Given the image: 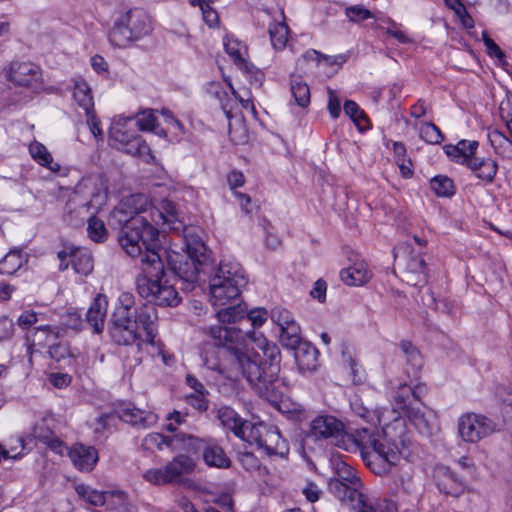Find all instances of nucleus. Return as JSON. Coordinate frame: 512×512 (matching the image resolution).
Instances as JSON below:
<instances>
[{
  "label": "nucleus",
  "mask_w": 512,
  "mask_h": 512,
  "mask_svg": "<svg viewBox=\"0 0 512 512\" xmlns=\"http://www.w3.org/2000/svg\"><path fill=\"white\" fill-rule=\"evenodd\" d=\"M344 436V424L339 419L332 415L321 414L311 420L305 433V441L335 440V445L340 446L338 440L340 439L344 444Z\"/></svg>",
  "instance_id": "nucleus-15"
},
{
  "label": "nucleus",
  "mask_w": 512,
  "mask_h": 512,
  "mask_svg": "<svg viewBox=\"0 0 512 512\" xmlns=\"http://www.w3.org/2000/svg\"><path fill=\"white\" fill-rule=\"evenodd\" d=\"M344 113L355 123L359 130H363L368 124V118L359 105L352 100L344 103Z\"/></svg>",
  "instance_id": "nucleus-45"
},
{
  "label": "nucleus",
  "mask_w": 512,
  "mask_h": 512,
  "mask_svg": "<svg viewBox=\"0 0 512 512\" xmlns=\"http://www.w3.org/2000/svg\"><path fill=\"white\" fill-rule=\"evenodd\" d=\"M488 137L496 154L503 159H512V141L509 138L498 130L490 132Z\"/></svg>",
  "instance_id": "nucleus-38"
},
{
  "label": "nucleus",
  "mask_w": 512,
  "mask_h": 512,
  "mask_svg": "<svg viewBox=\"0 0 512 512\" xmlns=\"http://www.w3.org/2000/svg\"><path fill=\"white\" fill-rule=\"evenodd\" d=\"M291 94L299 107L306 108L310 104L309 87L300 77L291 80Z\"/></svg>",
  "instance_id": "nucleus-40"
},
{
  "label": "nucleus",
  "mask_w": 512,
  "mask_h": 512,
  "mask_svg": "<svg viewBox=\"0 0 512 512\" xmlns=\"http://www.w3.org/2000/svg\"><path fill=\"white\" fill-rule=\"evenodd\" d=\"M108 309V299L104 294H98L90 304L86 313V322L93 333L100 334L105 327Z\"/></svg>",
  "instance_id": "nucleus-27"
},
{
  "label": "nucleus",
  "mask_w": 512,
  "mask_h": 512,
  "mask_svg": "<svg viewBox=\"0 0 512 512\" xmlns=\"http://www.w3.org/2000/svg\"><path fill=\"white\" fill-rule=\"evenodd\" d=\"M88 226L87 234L91 240L97 243L104 242L107 239V229L102 220L95 217V215L86 216Z\"/></svg>",
  "instance_id": "nucleus-43"
},
{
  "label": "nucleus",
  "mask_w": 512,
  "mask_h": 512,
  "mask_svg": "<svg viewBox=\"0 0 512 512\" xmlns=\"http://www.w3.org/2000/svg\"><path fill=\"white\" fill-rule=\"evenodd\" d=\"M68 456L75 468L82 472L92 471L98 462L97 450L81 443H76L69 448Z\"/></svg>",
  "instance_id": "nucleus-23"
},
{
  "label": "nucleus",
  "mask_w": 512,
  "mask_h": 512,
  "mask_svg": "<svg viewBox=\"0 0 512 512\" xmlns=\"http://www.w3.org/2000/svg\"><path fill=\"white\" fill-rule=\"evenodd\" d=\"M49 355L52 359L56 360L57 362L65 359L70 355L69 347L66 343L58 342V343H51L49 345Z\"/></svg>",
  "instance_id": "nucleus-57"
},
{
  "label": "nucleus",
  "mask_w": 512,
  "mask_h": 512,
  "mask_svg": "<svg viewBox=\"0 0 512 512\" xmlns=\"http://www.w3.org/2000/svg\"><path fill=\"white\" fill-rule=\"evenodd\" d=\"M326 290V282L319 279L314 283L313 288L310 291V295L319 302H324L326 299Z\"/></svg>",
  "instance_id": "nucleus-63"
},
{
  "label": "nucleus",
  "mask_w": 512,
  "mask_h": 512,
  "mask_svg": "<svg viewBox=\"0 0 512 512\" xmlns=\"http://www.w3.org/2000/svg\"><path fill=\"white\" fill-rule=\"evenodd\" d=\"M372 277V273L363 259H355L353 263L342 269L340 278L348 286H361L366 284Z\"/></svg>",
  "instance_id": "nucleus-28"
},
{
  "label": "nucleus",
  "mask_w": 512,
  "mask_h": 512,
  "mask_svg": "<svg viewBox=\"0 0 512 512\" xmlns=\"http://www.w3.org/2000/svg\"><path fill=\"white\" fill-rule=\"evenodd\" d=\"M356 485L357 484L352 485V488L348 491L346 499L342 502L355 511L359 507H363V504L367 501V497L357 489Z\"/></svg>",
  "instance_id": "nucleus-52"
},
{
  "label": "nucleus",
  "mask_w": 512,
  "mask_h": 512,
  "mask_svg": "<svg viewBox=\"0 0 512 512\" xmlns=\"http://www.w3.org/2000/svg\"><path fill=\"white\" fill-rule=\"evenodd\" d=\"M6 78L18 87L31 90L41 88L43 75L41 68L30 61L14 60L5 68Z\"/></svg>",
  "instance_id": "nucleus-16"
},
{
  "label": "nucleus",
  "mask_w": 512,
  "mask_h": 512,
  "mask_svg": "<svg viewBox=\"0 0 512 512\" xmlns=\"http://www.w3.org/2000/svg\"><path fill=\"white\" fill-rule=\"evenodd\" d=\"M415 428L423 435H431L437 428V417L435 412L428 407H413L405 414Z\"/></svg>",
  "instance_id": "nucleus-26"
},
{
  "label": "nucleus",
  "mask_w": 512,
  "mask_h": 512,
  "mask_svg": "<svg viewBox=\"0 0 512 512\" xmlns=\"http://www.w3.org/2000/svg\"><path fill=\"white\" fill-rule=\"evenodd\" d=\"M86 184H79L75 190L71 192L64 207V220L71 224L77 225L84 221L86 216L95 215L108 200L106 190L94 187L87 191Z\"/></svg>",
  "instance_id": "nucleus-8"
},
{
  "label": "nucleus",
  "mask_w": 512,
  "mask_h": 512,
  "mask_svg": "<svg viewBox=\"0 0 512 512\" xmlns=\"http://www.w3.org/2000/svg\"><path fill=\"white\" fill-rule=\"evenodd\" d=\"M498 171V164L491 158H486L482 163V170L478 172L477 177L487 183H492Z\"/></svg>",
  "instance_id": "nucleus-53"
},
{
  "label": "nucleus",
  "mask_w": 512,
  "mask_h": 512,
  "mask_svg": "<svg viewBox=\"0 0 512 512\" xmlns=\"http://www.w3.org/2000/svg\"><path fill=\"white\" fill-rule=\"evenodd\" d=\"M135 125L142 131H155L157 117L155 111L152 109H146L137 114L134 118Z\"/></svg>",
  "instance_id": "nucleus-47"
},
{
  "label": "nucleus",
  "mask_w": 512,
  "mask_h": 512,
  "mask_svg": "<svg viewBox=\"0 0 512 512\" xmlns=\"http://www.w3.org/2000/svg\"><path fill=\"white\" fill-rule=\"evenodd\" d=\"M496 429V423L482 414L468 412L458 419L459 436L468 443H477L493 434Z\"/></svg>",
  "instance_id": "nucleus-14"
},
{
  "label": "nucleus",
  "mask_w": 512,
  "mask_h": 512,
  "mask_svg": "<svg viewBox=\"0 0 512 512\" xmlns=\"http://www.w3.org/2000/svg\"><path fill=\"white\" fill-rule=\"evenodd\" d=\"M213 328H222V329H227V330L238 331L241 334L240 339H239V350L241 352H246L247 349L251 348V346L254 343V340L251 337V334L256 333V331H249V332L243 333L240 329H236L234 327L221 326V325L211 326L208 330L210 337L214 341L215 348H213L212 350H205V352L203 353L202 359H203L204 365L210 370L217 371L220 373L223 372V367L219 360V357L215 355L216 349H217L219 353L228 354L231 358V362L241 372V369L238 367V364L234 358L233 352L228 347H226L224 344L218 343V340L213 337V335L211 333V330ZM257 334H259V333L257 332Z\"/></svg>",
  "instance_id": "nucleus-13"
},
{
  "label": "nucleus",
  "mask_w": 512,
  "mask_h": 512,
  "mask_svg": "<svg viewBox=\"0 0 512 512\" xmlns=\"http://www.w3.org/2000/svg\"><path fill=\"white\" fill-rule=\"evenodd\" d=\"M57 338H58V328L57 327H53L50 325H39L35 328L32 335L27 337V340H31V343L28 345L27 352L29 354H32L34 346L50 345Z\"/></svg>",
  "instance_id": "nucleus-33"
},
{
  "label": "nucleus",
  "mask_w": 512,
  "mask_h": 512,
  "mask_svg": "<svg viewBox=\"0 0 512 512\" xmlns=\"http://www.w3.org/2000/svg\"><path fill=\"white\" fill-rule=\"evenodd\" d=\"M218 419L221 424L231 430L235 436L246 441L253 423L242 419L238 413L230 407L224 406L218 410Z\"/></svg>",
  "instance_id": "nucleus-25"
},
{
  "label": "nucleus",
  "mask_w": 512,
  "mask_h": 512,
  "mask_svg": "<svg viewBox=\"0 0 512 512\" xmlns=\"http://www.w3.org/2000/svg\"><path fill=\"white\" fill-rule=\"evenodd\" d=\"M14 334V323L9 318L0 319V342L10 339Z\"/></svg>",
  "instance_id": "nucleus-62"
},
{
  "label": "nucleus",
  "mask_w": 512,
  "mask_h": 512,
  "mask_svg": "<svg viewBox=\"0 0 512 512\" xmlns=\"http://www.w3.org/2000/svg\"><path fill=\"white\" fill-rule=\"evenodd\" d=\"M37 438H39L42 442L46 443L52 451L60 455H63L65 451L68 452L69 450V448H67L62 441L52 436L51 434L46 436L37 435Z\"/></svg>",
  "instance_id": "nucleus-60"
},
{
  "label": "nucleus",
  "mask_w": 512,
  "mask_h": 512,
  "mask_svg": "<svg viewBox=\"0 0 512 512\" xmlns=\"http://www.w3.org/2000/svg\"><path fill=\"white\" fill-rule=\"evenodd\" d=\"M419 136L427 144L437 145L444 140L441 130L432 122H424L419 127Z\"/></svg>",
  "instance_id": "nucleus-46"
},
{
  "label": "nucleus",
  "mask_w": 512,
  "mask_h": 512,
  "mask_svg": "<svg viewBox=\"0 0 512 512\" xmlns=\"http://www.w3.org/2000/svg\"><path fill=\"white\" fill-rule=\"evenodd\" d=\"M482 40H483V43H484V45L486 47L487 54L490 57L497 58L498 62L502 66L506 65L507 62H506V59H505V54L500 49V47L489 37L487 31H483L482 32Z\"/></svg>",
  "instance_id": "nucleus-49"
},
{
  "label": "nucleus",
  "mask_w": 512,
  "mask_h": 512,
  "mask_svg": "<svg viewBox=\"0 0 512 512\" xmlns=\"http://www.w3.org/2000/svg\"><path fill=\"white\" fill-rule=\"evenodd\" d=\"M133 117H122L115 118L109 130L110 140L118 144L121 147L125 143H128L134 136L137 135L135 130L131 127Z\"/></svg>",
  "instance_id": "nucleus-30"
},
{
  "label": "nucleus",
  "mask_w": 512,
  "mask_h": 512,
  "mask_svg": "<svg viewBox=\"0 0 512 512\" xmlns=\"http://www.w3.org/2000/svg\"><path fill=\"white\" fill-rule=\"evenodd\" d=\"M135 304V297L130 292H122L108 323V334L111 340L117 345L141 347V334L137 325L132 319V308Z\"/></svg>",
  "instance_id": "nucleus-7"
},
{
  "label": "nucleus",
  "mask_w": 512,
  "mask_h": 512,
  "mask_svg": "<svg viewBox=\"0 0 512 512\" xmlns=\"http://www.w3.org/2000/svg\"><path fill=\"white\" fill-rule=\"evenodd\" d=\"M75 490L80 498L93 506H104L108 502V498H112L119 500L122 506L129 508L128 497L124 491H98L85 484L77 485Z\"/></svg>",
  "instance_id": "nucleus-22"
},
{
  "label": "nucleus",
  "mask_w": 512,
  "mask_h": 512,
  "mask_svg": "<svg viewBox=\"0 0 512 512\" xmlns=\"http://www.w3.org/2000/svg\"><path fill=\"white\" fill-rule=\"evenodd\" d=\"M208 393H191L185 397V400L188 405L192 406L199 412H204L208 409V400L206 399V395Z\"/></svg>",
  "instance_id": "nucleus-56"
},
{
  "label": "nucleus",
  "mask_w": 512,
  "mask_h": 512,
  "mask_svg": "<svg viewBox=\"0 0 512 512\" xmlns=\"http://www.w3.org/2000/svg\"><path fill=\"white\" fill-rule=\"evenodd\" d=\"M396 408L384 409L378 416V421L384 427L389 425L390 421L398 422L402 414H406L409 408H413L411 399L417 398L415 391L407 384H400L397 391L393 394Z\"/></svg>",
  "instance_id": "nucleus-19"
},
{
  "label": "nucleus",
  "mask_w": 512,
  "mask_h": 512,
  "mask_svg": "<svg viewBox=\"0 0 512 512\" xmlns=\"http://www.w3.org/2000/svg\"><path fill=\"white\" fill-rule=\"evenodd\" d=\"M178 435L166 437L160 433H149L142 441V448L147 451H155L162 450L163 446L169 447L174 441L182 443V440L176 439Z\"/></svg>",
  "instance_id": "nucleus-39"
},
{
  "label": "nucleus",
  "mask_w": 512,
  "mask_h": 512,
  "mask_svg": "<svg viewBox=\"0 0 512 512\" xmlns=\"http://www.w3.org/2000/svg\"><path fill=\"white\" fill-rule=\"evenodd\" d=\"M26 262L27 257L22 250L12 249L0 260V274L14 275Z\"/></svg>",
  "instance_id": "nucleus-34"
},
{
  "label": "nucleus",
  "mask_w": 512,
  "mask_h": 512,
  "mask_svg": "<svg viewBox=\"0 0 512 512\" xmlns=\"http://www.w3.org/2000/svg\"><path fill=\"white\" fill-rule=\"evenodd\" d=\"M223 43L225 51L232 58L235 65L250 77L253 84L260 86L264 75L246 59L248 55L247 46L232 35H226Z\"/></svg>",
  "instance_id": "nucleus-18"
},
{
  "label": "nucleus",
  "mask_w": 512,
  "mask_h": 512,
  "mask_svg": "<svg viewBox=\"0 0 512 512\" xmlns=\"http://www.w3.org/2000/svg\"><path fill=\"white\" fill-rule=\"evenodd\" d=\"M115 413L119 419L137 429H148L158 421V416L153 411L137 408L132 403L120 404Z\"/></svg>",
  "instance_id": "nucleus-21"
},
{
  "label": "nucleus",
  "mask_w": 512,
  "mask_h": 512,
  "mask_svg": "<svg viewBox=\"0 0 512 512\" xmlns=\"http://www.w3.org/2000/svg\"><path fill=\"white\" fill-rule=\"evenodd\" d=\"M328 110L332 118L336 119L339 117L341 112V102L336 93L329 89L328 90Z\"/></svg>",
  "instance_id": "nucleus-61"
},
{
  "label": "nucleus",
  "mask_w": 512,
  "mask_h": 512,
  "mask_svg": "<svg viewBox=\"0 0 512 512\" xmlns=\"http://www.w3.org/2000/svg\"><path fill=\"white\" fill-rule=\"evenodd\" d=\"M270 318L279 327L280 330L285 326H289L290 324L296 322L292 313L283 307H275L272 309Z\"/></svg>",
  "instance_id": "nucleus-48"
},
{
  "label": "nucleus",
  "mask_w": 512,
  "mask_h": 512,
  "mask_svg": "<svg viewBox=\"0 0 512 512\" xmlns=\"http://www.w3.org/2000/svg\"><path fill=\"white\" fill-rule=\"evenodd\" d=\"M43 316L44 314L38 313L34 310H25L18 317L17 324L21 329L26 330L42 321Z\"/></svg>",
  "instance_id": "nucleus-51"
},
{
  "label": "nucleus",
  "mask_w": 512,
  "mask_h": 512,
  "mask_svg": "<svg viewBox=\"0 0 512 512\" xmlns=\"http://www.w3.org/2000/svg\"><path fill=\"white\" fill-rule=\"evenodd\" d=\"M291 350H294L295 360L301 371L310 372L316 369L319 352L315 346L302 341Z\"/></svg>",
  "instance_id": "nucleus-31"
},
{
  "label": "nucleus",
  "mask_w": 512,
  "mask_h": 512,
  "mask_svg": "<svg viewBox=\"0 0 512 512\" xmlns=\"http://www.w3.org/2000/svg\"><path fill=\"white\" fill-rule=\"evenodd\" d=\"M87 117V124L89 126V129L91 133L94 135L96 139H102L103 132L100 127V121L97 119L94 111L90 112L89 115H86Z\"/></svg>",
  "instance_id": "nucleus-64"
},
{
  "label": "nucleus",
  "mask_w": 512,
  "mask_h": 512,
  "mask_svg": "<svg viewBox=\"0 0 512 512\" xmlns=\"http://www.w3.org/2000/svg\"><path fill=\"white\" fill-rule=\"evenodd\" d=\"M57 256L60 261L59 270L61 271L68 268L69 261L78 274L88 275L93 270V258L87 249L65 248L59 251Z\"/></svg>",
  "instance_id": "nucleus-20"
},
{
  "label": "nucleus",
  "mask_w": 512,
  "mask_h": 512,
  "mask_svg": "<svg viewBox=\"0 0 512 512\" xmlns=\"http://www.w3.org/2000/svg\"><path fill=\"white\" fill-rule=\"evenodd\" d=\"M211 333L218 343L224 344L233 352L242 376L261 398L277 405L279 411L293 421H302L305 418L303 405L282 400L283 393L278 382L281 353L274 342L269 341L263 334L253 333V345L246 352H241V334L238 331L213 328Z\"/></svg>",
  "instance_id": "nucleus-1"
},
{
  "label": "nucleus",
  "mask_w": 512,
  "mask_h": 512,
  "mask_svg": "<svg viewBox=\"0 0 512 512\" xmlns=\"http://www.w3.org/2000/svg\"><path fill=\"white\" fill-rule=\"evenodd\" d=\"M479 143L476 140H460L456 145L447 144L443 147L445 154L455 163L466 165L476 153Z\"/></svg>",
  "instance_id": "nucleus-29"
},
{
  "label": "nucleus",
  "mask_w": 512,
  "mask_h": 512,
  "mask_svg": "<svg viewBox=\"0 0 512 512\" xmlns=\"http://www.w3.org/2000/svg\"><path fill=\"white\" fill-rule=\"evenodd\" d=\"M217 318L222 323H233L243 318V310L237 306H229L219 310Z\"/></svg>",
  "instance_id": "nucleus-54"
},
{
  "label": "nucleus",
  "mask_w": 512,
  "mask_h": 512,
  "mask_svg": "<svg viewBox=\"0 0 512 512\" xmlns=\"http://www.w3.org/2000/svg\"><path fill=\"white\" fill-rule=\"evenodd\" d=\"M329 491L341 502L346 499L348 491L352 488V484L344 483L339 479H331L328 483Z\"/></svg>",
  "instance_id": "nucleus-55"
},
{
  "label": "nucleus",
  "mask_w": 512,
  "mask_h": 512,
  "mask_svg": "<svg viewBox=\"0 0 512 512\" xmlns=\"http://www.w3.org/2000/svg\"><path fill=\"white\" fill-rule=\"evenodd\" d=\"M198 6L201 10L202 18H203L204 22L209 27L217 26V24L219 23V16H218L217 11L214 8H212L210 5H207V4L202 3L201 5H198Z\"/></svg>",
  "instance_id": "nucleus-59"
},
{
  "label": "nucleus",
  "mask_w": 512,
  "mask_h": 512,
  "mask_svg": "<svg viewBox=\"0 0 512 512\" xmlns=\"http://www.w3.org/2000/svg\"><path fill=\"white\" fill-rule=\"evenodd\" d=\"M146 220L156 235L148 243L142 256V273L136 277V289L144 297L153 299L161 305H175L179 302V293L167 278L164 262L161 259L162 245L159 239L160 224L169 225L170 229L179 231L183 224L178 219L176 205L169 200H163L156 208L149 200Z\"/></svg>",
  "instance_id": "nucleus-2"
},
{
  "label": "nucleus",
  "mask_w": 512,
  "mask_h": 512,
  "mask_svg": "<svg viewBox=\"0 0 512 512\" xmlns=\"http://www.w3.org/2000/svg\"><path fill=\"white\" fill-rule=\"evenodd\" d=\"M208 278L210 301L215 306H223L236 299L247 284L244 270L236 261H221Z\"/></svg>",
  "instance_id": "nucleus-6"
},
{
  "label": "nucleus",
  "mask_w": 512,
  "mask_h": 512,
  "mask_svg": "<svg viewBox=\"0 0 512 512\" xmlns=\"http://www.w3.org/2000/svg\"><path fill=\"white\" fill-rule=\"evenodd\" d=\"M301 328L297 322L285 326L280 330V342L288 349H292L302 342Z\"/></svg>",
  "instance_id": "nucleus-42"
},
{
  "label": "nucleus",
  "mask_w": 512,
  "mask_h": 512,
  "mask_svg": "<svg viewBox=\"0 0 512 512\" xmlns=\"http://www.w3.org/2000/svg\"><path fill=\"white\" fill-rule=\"evenodd\" d=\"M139 295L142 297V295L139 293ZM144 298V296H143ZM181 301V297L179 296ZM145 299H148L151 303L149 304H142L138 307H135V305L132 308V319L135 321L137 325V329L141 327L143 331L145 332V339L144 342H147L148 344L154 346L156 345V337H157V309L155 305L161 306V304L156 303L153 299L145 297ZM180 302L175 304L177 306ZM162 307H174V305H162Z\"/></svg>",
  "instance_id": "nucleus-17"
},
{
  "label": "nucleus",
  "mask_w": 512,
  "mask_h": 512,
  "mask_svg": "<svg viewBox=\"0 0 512 512\" xmlns=\"http://www.w3.org/2000/svg\"><path fill=\"white\" fill-rule=\"evenodd\" d=\"M332 467L334 469L336 477L344 483L355 485L359 482L354 469L340 458H332Z\"/></svg>",
  "instance_id": "nucleus-41"
},
{
  "label": "nucleus",
  "mask_w": 512,
  "mask_h": 512,
  "mask_svg": "<svg viewBox=\"0 0 512 512\" xmlns=\"http://www.w3.org/2000/svg\"><path fill=\"white\" fill-rule=\"evenodd\" d=\"M164 256L167 258L170 269L186 283L185 289L187 290H192L200 280L205 281V277H208L214 271V264L210 259L207 248L200 241L188 243L186 254L168 253L162 247V260Z\"/></svg>",
  "instance_id": "nucleus-4"
},
{
  "label": "nucleus",
  "mask_w": 512,
  "mask_h": 512,
  "mask_svg": "<svg viewBox=\"0 0 512 512\" xmlns=\"http://www.w3.org/2000/svg\"><path fill=\"white\" fill-rule=\"evenodd\" d=\"M430 186L438 197H451L455 194V186L453 180L447 176H435L430 181Z\"/></svg>",
  "instance_id": "nucleus-44"
},
{
  "label": "nucleus",
  "mask_w": 512,
  "mask_h": 512,
  "mask_svg": "<svg viewBox=\"0 0 512 512\" xmlns=\"http://www.w3.org/2000/svg\"><path fill=\"white\" fill-rule=\"evenodd\" d=\"M194 460L184 454L177 455L163 468L148 469L143 478L154 485L167 484L178 481L183 475L193 472Z\"/></svg>",
  "instance_id": "nucleus-11"
},
{
  "label": "nucleus",
  "mask_w": 512,
  "mask_h": 512,
  "mask_svg": "<svg viewBox=\"0 0 512 512\" xmlns=\"http://www.w3.org/2000/svg\"><path fill=\"white\" fill-rule=\"evenodd\" d=\"M342 447L350 450L351 446L360 449L361 456L375 474L390 472L400 459V451L395 444L380 442L373 431L367 428L357 429L353 434L344 436Z\"/></svg>",
  "instance_id": "nucleus-5"
},
{
  "label": "nucleus",
  "mask_w": 512,
  "mask_h": 512,
  "mask_svg": "<svg viewBox=\"0 0 512 512\" xmlns=\"http://www.w3.org/2000/svg\"><path fill=\"white\" fill-rule=\"evenodd\" d=\"M246 441L256 444L269 456L286 457L289 453L288 442L282 438L279 429L263 422L253 424Z\"/></svg>",
  "instance_id": "nucleus-10"
},
{
  "label": "nucleus",
  "mask_w": 512,
  "mask_h": 512,
  "mask_svg": "<svg viewBox=\"0 0 512 512\" xmlns=\"http://www.w3.org/2000/svg\"><path fill=\"white\" fill-rule=\"evenodd\" d=\"M345 15L351 22L354 23H359L373 17L372 12L366 9L363 5H353L347 7L345 9Z\"/></svg>",
  "instance_id": "nucleus-50"
},
{
  "label": "nucleus",
  "mask_w": 512,
  "mask_h": 512,
  "mask_svg": "<svg viewBox=\"0 0 512 512\" xmlns=\"http://www.w3.org/2000/svg\"><path fill=\"white\" fill-rule=\"evenodd\" d=\"M151 30L148 14L141 8H132L115 19L109 32V42L115 47L123 48L148 35Z\"/></svg>",
  "instance_id": "nucleus-9"
},
{
  "label": "nucleus",
  "mask_w": 512,
  "mask_h": 512,
  "mask_svg": "<svg viewBox=\"0 0 512 512\" xmlns=\"http://www.w3.org/2000/svg\"><path fill=\"white\" fill-rule=\"evenodd\" d=\"M176 439L182 440L183 448L190 453H197L202 450L203 460L206 465L220 469L229 468L231 461L224 449L215 443H205L204 440L199 439L190 434L178 435Z\"/></svg>",
  "instance_id": "nucleus-12"
},
{
  "label": "nucleus",
  "mask_w": 512,
  "mask_h": 512,
  "mask_svg": "<svg viewBox=\"0 0 512 512\" xmlns=\"http://www.w3.org/2000/svg\"><path fill=\"white\" fill-rule=\"evenodd\" d=\"M268 316V311L264 308H254L247 313V318L254 328L261 327L268 319Z\"/></svg>",
  "instance_id": "nucleus-58"
},
{
  "label": "nucleus",
  "mask_w": 512,
  "mask_h": 512,
  "mask_svg": "<svg viewBox=\"0 0 512 512\" xmlns=\"http://www.w3.org/2000/svg\"><path fill=\"white\" fill-rule=\"evenodd\" d=\"M149 198L144 194H132L120 201L110 214L109 223L121 231L118 242L127 255L139 258L142 272V256L148 243H151L156 231L146 220Z\"/></svg>",
  "instance_id": "nucleus-3"
},
{
  "label": "nucleus",
  "mask_w": 512,
  "mask_h": 512,
  "mask_svg": "<svg viewBox=\"0 0 512 512\" xmlns=\"http://www.w3.org/2000/svg\"><path fill=\"white\" fill-rule=\"evenodd\" d=\"M73 82V99L78 107L84 111V114L89 115L90 112L94 111V100L91 88L82 78L74 79Z\"/></svg>",
  "instance_id": "nucleus-32"
},
{
  "label": "nucleus",
  "mask_w": 512,
  "mask_h": 512,
  "mask_svg": "<svg viewBox=\"0 0 512 512\" xmlns=\"http://www.w3.org/2000/svg\"><path fill=\"white\" fill-rule=\"evenodd\" d=\"M281 20L270 23L269 35L271 44L276 50H282L286 47L289 35V28L285 23L284 14H280Z\"/></svg>",
  "instance_id": "nucleus-36"
},
{
  "label": "nucleus",
  "mask_w": 512,
  "mask_h": 512,
  "mask_svg": "<svg viewBox=\"0 0 512 512\" xmlns=\"http://www.w3.org/2000/svg\"><path fill=\"white\" fill-rule=\"evenodd\" d=\"M435 481L439 491L446 495L458 497L465 490L463 481L446 466H439L436 468Z\"/></svg>",
  "instance_id": "nucleus-24"
},
{
  "label": "nucleus",
  "mask_w": 512,
  "mask_h": 512,
  "mask_svg": "<svg viewBox=\"0 0 512 512\" xmlns=\"http://www.w3.org/2000/svg\"><path fill=\"white\" fill-rule=\"evenodd\" d=\"M120 148L127 154L140 157L146 162H149L153 158L150 147L138 134Z\"/></svg>",
  "instance_id": "nucleus-37"
},
{
  "label": "nucleus",
  "mask_w": 512,
  "mask_h": 512,
  "mask_svg": "<svg viewBox=\"0 0 512 512\" xmlns=\"http://www.w3.org/2000/svg\"><path fill=\"white\" fill-rule=\"evenodd\" d=\"M29 153L31 157L41 166L51 170L52 172L60 171V165L54 162L51 153L40 142L33 141L29 145Z\"/></svg>",
  "instance_id": "nucleus-35"
}]
</instances>
